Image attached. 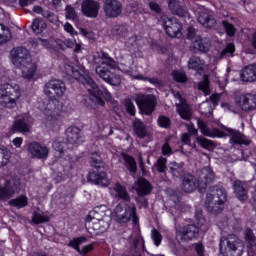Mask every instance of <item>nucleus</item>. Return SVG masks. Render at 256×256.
I'll use <instances>...</instances> for the list:
<instances>
[{
	"label": "nucleus",
	"instance_id": "22",
	"mask_svg": "<svg viewBox=\"0 0 256 256\" xmlns=\"http://www.w3.org/2000/svg\"><path fill=\"white\" fill-rule=\"evenodd\" d=\"M66 135L67 141L70 143V145H81V143L85 141V138L81 133V129H79L77 126L69 127L66 131Z\"/></svg>",
	"mask_w": 256,
	"mask_h": 256
},
{
	"label": "nucleus",
	"instance_id": "39",
	"mask_svg": "<svg viewBox=\"0 0 256 256\" xmlns=\"http://www.w3.org/2000/svg\"><path fill=\"white\" fill-rule=\"evenodd\" d=\"M169 173H171L173 177L179 178L183 177L185 169L181 166V164L177 162H171L169 164Z\"/></svg>",
	"mask_w": 256,
	"mask_h": 256
},
{
	"label": "nucleus",
	"instance_id": "12",
	"mask_svg": "<svg viewBox=\"0 0 256 256\" xmlns=\"http://www.w3.org/2000/svg\"><path fill=\"white\" fill-rule=\"evenodd\" d=\"M103 12L108 19H117L123 13V4L118 0H104Z\"/></svg>",
	"mask_w": 256,
	"mask_h": 256
},
{
	"label": "nucleus",
	"instance_id": "13",
	"mask_svg": "<svg viewBox=\"0 0 256 256\" xmlns=\"http://www.w3.org/2000/svg\"><path fill=\"white\" fill-rule=\"evenodd\" d=\"M136 103L139 109L143 111L145 115H151L155 111L157 100L151 94L139 95L136 99Z\"/></svg>",
	"mask_w": 256,
	"mask_h": 256
},
{
	"label": "nucleus",
	"instance_id": "38",
	"mask_svg": "<svg viewBox=\"0 0 256 256\" xmlns=\"http://www.w3.org/2000/svg\"><path fill=\"white\" fill-rule=\"evenodd\" d=\"M193 48L196 51H201V53H205L209 51V42L200 36H197L195 40H193Z\"/></svg>",
	"mask_w": 256,
	"mask_h": 256
},
{
	"label": "nucleus",
	"instance_id": "26",
	"mask_svg": "<svg viewBox=\"0 0 256 256\" xmlns=\"http://www.w3.org/2000/svg\"><path fill=\"white\" fill-rule=\"evenodd\" d=\"M111 195L116 199H121L122 201L128 202L131 201V196H129V192H127V188L121 185V183L117 182L111 189Z\"/></svg>",
	"mask_w": 256,
	"mask_h": 256
},
{
	"label": "nucleus",
	"instance_id": "56",
	"mask_svg": "<svg viewBox=\"0 0 256 256\" xmlns=\"http://www.w3.org/2000/svg\"><path fill=\"white\" fill-rule=\"evenodd\" d=\"M172 77L174 81H177V83H185L187 81V76H185V73L181 71L172 72Z\"/></svg>",
	"mask_w": 256,
	"mask_h": 256
},
{
	"label": "nucleus",
	"instance_id": "9",
	"mask_svg": "<svg viewBox=\"0 0 256 256\" xmlns=\"http://www.w3.org/2000/svg\"><path fill=\"white\" fill-rule=\"evenodd\" d=\"M244 244L235 234L223 236L220 240V251L224 256H241Z\"/></svg>",
	"mask_w": 256,
	"mask_h": 256
},
{
	"label": "nucleus",
	"instance_id": "17",
	"mask_svg": "<svg viewBox=\"0 0 256 256\" xmlns=\"http://www.w3.org/2000/svg\"><path fill=\"white\" fill-rule=\"evenodd\" d=\"M177 236L182 241H193L199 237V228L195 224H188L178 230Z\"/></svg>",
	"mask_w": 256,
	"mask_h": 256
},
{
	"label": "nucleus",
	"instance_id": "3",
	"mask_svg": "<svg viewBox=\"0 0 256 256\" xmlns=\"http://www.w3.org/2000/svg\"><path fill=\"white\" fill-rule=\"evenodd\" d=\"M11 55L13 64L21 68L22 77L31 79L35 75V71H37V66L31 61L29 50L24 47H18L12 50Z\"/></svg>",
	"mask_w": 256,
	"mask_h": 256
},
{
	"label": "nucleus",
	"instance_id": "24",
	"mask_svg": "<svg viewBox=\"0 0 256 256\" xmlns=\"http://www.w3.org/2000/svg\"><path fill=\"white\" fill-rule=\"evenodd\" d=\"M198 23L207 29H211L217 25V21L215 20V16L213 12L210 10H203L199 12L198 15Z\"/></svg>",
	"mask_w": 256,
	"mask_h": 256
},
{
	"label": "nucleus",
	"instance_id": "29",
	"mask_svg": "<svg viewBox=\"0 0 256 256\" xmlns=\"http://www.w3.org/2000/svg\"><path fill=\"white\" fill-rule=\"evenodd\" d=\"M225 131H227L231 137L230 143H233L234 145H249V140H247V137L241 132L232 128H226Z\"/></svg>",
	"mask_w": 256,
	"mask_h": 256
},
{
	"label": "nucleus",
	"instance_id": "52",
	"mask_svg": "<svg viewBox=\"0 0 256 256\" xmlns=\"http://www.w3.org/2000/svg\"><path fill=\"white\" fill-rule=\"evenodd\" d=\"M158 125L159 127H162L163 129H169L171 127V119L167 116H159L158 118Z\"/></svg>",
	"mask_w": 256,
	"mask_h": 256
},
{
	"label": "nucleus",
	"instance_id": "1",
	"mask_svg": "<svg viewBox=\"0 0 256 256\" xmlns=\"http://www.w3.org/2000/svg\"><path fill=\"white\" fill-rule=\"evenodd\" d=\"M65 69L67 75L85 85L89 95L93 97L92 101L95 103V107H93V109H97L98 105L100 107H105V101L101 97H105V99L111 101V93H109V90H107L105 86H101V88H99L97 83H95L89 75L85 74V71H79L69 64L65 65Z\"/></svg>",
	"mask_w": 256,
	"mask_h": 256
},
{
	"label": "nucleus",
	"instance_id": "58",
	"mask_svg": "<svg viewBox=\"0 0 256 256\" xmlns=\"http://www.w3.org/2000/svg\"><path fill=\"white\" fill-rule=\"evenodd\" d=\"M124 105L126 107L127 113H129V115H131L132 117H135V105L133 104L131 99H126Z\"/></svg>",
	"mask_w": 256,
	"mask_h": 256
},
{
	"label": "nucleus",
	"instance_id": "14",
	"mask_svg": "<svg viewBox=\"0 0 256 256\" xmlns=\"http://www.w3.org/2000/svg\"><path fill=\"white\" fill-rule=\"evenodd\" d=\"M109 218L103 220H86L85 227L90 235H101V233H105L107 229H109Z\"/></svg>",
	"mask_w": 256,
	"mask_h": 256
},
{
	"label": "nucleus",
	"instance_id": "33",
	"mask_svg": "<svg viewBox=\"0 0 256 256\" xmlns=\"http://www.w3.org/2000/svg\"><path fill=\"white\" fill-rule=\"evenodd\" d=\"M234 193L239 201H247V188H245V184L239 180L235 181L233 184Z\"/></svg>",
	"mask_w": 256,
	"mask_h": 256
},
{
	"label": "nucleus",
	"instance_id": "6",
	"mask_svg": "<svg viewBox=\"0 0 256 256\" xmlns=\"http://www.w3.org/2000/svg\"><path fill=\"white\" fill-rule=\"evenodd\" d=\"M21 98V88L17 84L0 85V105L6 109L17 107V101Z\"/></svg>",
	"mask_w": 256,
	"mask_h": 256
},
{
	"label": "nucleus",
	"instance_id": "49",
	"mask_svg": "<svg viewBox=\"0 0 256 256\" xmlns=\"http://www.w3.org/2000/svg\"><path fill=\"white\" fill-rule=\"evenodd\" d=\"M198 88L200 91H203L204 95H209V77L207 75H204L203 81L199 82Z\"/></svg>",
	"mask_w": 256,
	"mask_h": 256
},
{
	"label": "nucleus",
	"instance_id": "61",
	"mask_svg": "<svg viewBox=\"0 0 256 256\" xmlns=\"http://www.w3.org/2000/svg\"><path fill=\"white\" fill-rule=\"evenodd\" d=\"M126 47L131 48V47H137L139 45V40L137 39V36L133 35L127 39L125 42Z\"/></svg>",
	"mask_w": 256,
	"mask_h": 256
},
{
	"label": "nucleus",
	"instance_id": "55",
	"mask_svg": "<svg viewBox=\"0 0 256 256\" xmlns=\"http://www.w3.org/2000/svg\"><path fill=\"white\" fill-rule=\"evenodd\" d=\"M66 147L67 143L61 140H56L53 142V149H55V151H58V153H65Z\"/></svg>",
	"mask_w": 256,
	"mask_h": 256
},
{
	"label": "nucleus",
	"instance_id": "35",
	"mask_svg": "<svg viewBox=\"0 0 256 256\" xmlns=\"http://www.w3.org/2000/svg\"><path fill=\"white\" fill-rule=\"evenodd\" d=\"M188 69H194V71H203L205 69V60H201V58L197 56H192L188 60Z\"/></svg>",
	"mask_w": 256,
	"mask_h": 256
},
{
	"label": "nucleus",
	"instance_id": "40",
	"mask_svg": "<svg viewBox=\"0 0 256 256\" xmlns=\"http://www.w3.org/2000/svg\"><path fill=\"white\" fill-rule=\"evenodd\" d=\"M168 7L173 15H177L178 17H185V11L177 1L170 0L168 2Z\"/></svg>",
	"mask_w": 256,
	"mask_h": 256
},
{
	"label": "nucleus",
	"instance_id": "50",
	"mask_svg": "<svg viewBox=\"0 0 256 256\" xmlns=\"http://www.w3.org/2000/svg\"><path fill=\"white\" fill-rule=\"evenodd\" d=\"M155 167L159 173H165L167 169V158L160 157L155 163Z\"/></svg>",
	"mask_w": 256,
	"mask_h": 256
},
{
	"label": "nucleus",
	"instance_id": "62",
	"mask_svg": "<svg viewBox=\"0 0 256 256\" xmlns=\"http://www.w3.org/2000/svg\"><path fill=\"white\" fill-rule=\"evenodd\" d=\"M162 155H165L169 157V155H173V148H171V145L169 143H164L161 147Z\"/></svg>",
	"mask_w": 256,
	"mask_h": 256
},
{
	"label": "nucleus",
	"instance_id": "53",
	"mask_svg": "<svg viewBox=\"0 0 256 256\" xmlns=\"http://www.w3.org/2000/svg\"><path fill=\"white\" fill-rule=\"evenodd\" d=\"M222 25L229 37L235 36V33L237 30L235 29V26H233V24H231L227 21H222Z\"/></svg>",
	"mask_w": 256,
	"mask_h": 256
},
{
	"label": "nucleus",
	"instance_id": "30",
	"mask_svg": "<svg viewBox=\"0 0 256 256\" xmlns=\"http://www.w3.org/2000/svg\"><path fill=\"white\" fill-rule=\"evenodd\" d=\"M140 241H142V247L143 249H145V241L141 239L140 235L136 234L131 236L130 248L128 250V253L130 256H142L141 251L139 250V247H138Z\"/></svg>",
	"mask_w": 256,
	"mask_h": 256
},
{
	"label": "nucleus",
	"instance_id": "43",
	"mask_svg": "<svg viewBox=\"0 0 256 256\" xmlns=\"http://www.w3.org/2000/svg\"><path fill=\"white\" fill-rule=\"evenodd\" d=\"M177 112L179 113L180 117L189 121L191 119V108L187 104L177 105Z\"/></svg>",
	"mask_w": 256,
	"mask_h": 256
},
{
	"label": "nucleus",
	"instance_id": "36",
	"mask_svg": "<svg viewBox=\"0 0 256 256\" xmlns=\"http://www.w3.org/2000/svg\"><path fill=\"white\" fill-rule=\"evenodd\" d=\"M111 35L118 39H125L129 35V30L124 25H115L111 29Z\"/></svg>",
	"mask_w": 256,
	"mask_h": 256
},
{
	"label": "nucleus",
	"instance_id": "31",
	"mask_svg": "<svg viewBox=\"0 0 256 256\" xmlns=\"http://www.w3.org/2000/svg\"><path fill=\"white\" fill-rule=\"evenodd\" d=\"M241 80L245 83L256 81V64L246 66L241 72Z\"/></svg>",
	"mask_w": 256,
	"mask_h": 256
},
{
	"label": "nucleus",
	"instance_id": "21",
	"mask_svg": "<svg viewBox=\"0 0 256 256\" xmlns=\"http://www.w3.org/2000/svg\"><path fill=\"white\" fill-rule=\"evenodd\" d=\"M111 222V216L107 215V206H96L86 217V221H105Z\"/></svg>",
	"mask_w": 256,
	"mask_h": 256
},
{
	"label": "nucleus",
	"instance_id": "27",
	"mask_svg": "<svg viewBox=\"0 0 256 256\" xmlns=\"http://www.w3.org/2000/svg\"><path fill=\"white\" fill-rule=\"evenodd\" d=\"M11 133H31V124L25 118L14 121L10 128Z\"/></svg>",
	"mask_w": 256,
	"mask_h": 256
},
{
	"label": "nucleus",
	"instance_id": "32",
	"mask_svg": "<svg viewBox=\"0 0 256 256\" xmlns=\"http://www.w3.org/2000/svg\"><path fill=\"white\" fill-rule=\"evenodd\" d=\"M132 129L134 131V135H137L139 139H145V137H147V127L140 119H135L133 121Z\"/></svg>",
	"mask_w": 256,
	"mask_h": 256
},
{
	"label": "nucleus",
	"instance_id": "44",
	"mask_svg": "<svg viewBox=\"0 0 256 256\" xmlns=\"http://www.w3.org/2000/svg\"><path fill=\"white\" fill-rule=\"evenodd\" d=\"M31 27L33 32L39 35L42 31L47 29V24L41 19H34Z\"/></svg>",
	"mask_w": 256,
	"mask_h": 256
},
{
	"label": "nucleus",
	"instance_id": "60",
	"mask_svg": "<svg viewBox=\"0 0 256 256\" xmlns=\"http://www.w3.org/2000/svg\"><path fill=\"white\" fill-rule=\"evenodd\" d=\"M235 53V45L230 43L226 46V48L222 51L221 57H225V55H229L230 57Z\"/></svg>",
	"mask_w": 256,
	"mask_h": 256
},
{
	"label": "nucleus",
	"instance_id": "42",
	"mask_svg": "<svg viewBox=\"0 0 256 256\" xmlns=\"http://www.w3.org/2000/svg\"><path fill=\"white\" fill-rule=\"evenodd\" d=\"M28 203L29 200L27 199V196H20L10 200L9 205H11V207H16L17 209H23V207H27Z\"/></svg>",
	"mask_w": 256,
	"mask_h": 256
},
{
	"label": "nucleus",
	"instance_id": "34",
	"mask_svg": "<svg viewBox=\"0 0 256 256\" xmlns=\"http://www.w3.org/2000/svg\"><path fill=\"white\" fill-rule=\"evenodd\" d=\"M198 127L201 133L205 135V137H223V132L217 129H213V130L209 129V127H207V124H205L203 120L198 121Z\"/></svg>",
	"mask_w": 256,
	"mask_h": 256
},
{
	"label": "nucleus",
	"instance_id": "23",
	"mask_svg": "<svg viewBox=\"0 0 256 256\" xmlns=\"http://www.w3.org/2000/svg\"><path fill=\"white\" fill-rule=\"evenodd\" d=\"M181 189L184 193H193L195 189H199V180L191 174H185L182 178Z\"/></svg>",
	"mask_w": 256,
	"mask_h": 256
},
{
	"label": "nucleus",
	"instance_id": "37",
	"mask_svg": "<svg viewBox=\"0 0 256 256\" xmlns=\"http://www.w3.org/2000/svg\"><path fill=\"white\" fill-rule=\"evenodd\" d=\"M122 159L124 161L125 167L128 169V171H130V173H137V162L135 161V158L123 153Z\"/></svg>",
	"mask_w": 256,
	"mask_h": 256
},
{
	"label": "nucleus",
	"instance_id": "2",
	"mask_svg": "<svg viewBox=\"0 0 256 256\" xmlns=\"http://www.w3.org/2000/svg\"><path fill=\"white\" fill-rule=\"evenodd\" d=\"M94 63L95 65H98L95 71L100 79H103L105 83H108L109 85H112L114 87H118V85H121V76L109 70L116 69L117 62L113 58H111V56H109L107 52H97L94 55Z\"/></svg>",
	"mask_w": 256,
	"mask_h": 256
},
{
	"label": "nucleus",
	"instance_id": "10",
	"mask_svg": "<svg viewBox=\"0 0 256 256\" xmlns=\"http://www.w3.org/2000/svg\"><path fill=\"white\" fill-rule=\"evenodd\" d=\"M23 189L19 178H0V201H8Z\"/></svg>",
	"mask_w": 256,
	"mask_h": 256
},
{
	"label": "nucleus",
	"instance_id": "28",
	"mask_svg": "<svg viewBox=\"0 0 256 256\" xmlns=\"http://www.w3.org/2000/svg\"><path fill=\"white\" fill-rule=\"evenodd\" d=\"M88 181L94 183V185H101L102 187L109 185V179H107V173L105 172H90L88 174Z\"/></svg>",
	"mask_w": 256,
	"mask_h": 256
},
{
	"label": "nucleus",
	"instance_id": "18",
	"mask_svg": "<svg viewBox=\"0 0 256 256\" xmlns=\"http://www.w3.org/2000/svg\"><path fill=\"white\" fill-rule=\"evenodd\" d=\"M28 151L33 159H47L49 157V148L41 145L39 142H30L28 144Z\"/></svg>",
	"mask_w": 256,
	"mask_h": 256
},
{
	"label": "nucleus",
	"instance_id": "5",
	"mask_svg": "<svg viewBox=\"0 0 256 256\" xmlns=\"http://www.w3.org/2000/svg\"><path fill=\"white\" fill-rule=\"evenodd\" d=\"M112 217L114 221L120 225H127L131 219L134 225L139 223V218H137V207H135V204L133 203H119L113 210Z\"/></svg>",
	"mask_w": 256,
	"mask_h": 256
},
{
	"label": "nucleus",
	"instance_id": "4",
	"mask_svg": "<svg viewBox=\"0 0 256 256\" xmlns=\"http://www.w3.org/2000/svg\"><path fill=\"white\" fill-rule=\"evenodd\" d=\"M227 202V192L223 188L213 186L206 195L205 206L212 215H219L225 209Z\"/></svg>",
	"mask_w": 256,
	"mask_h": 256
},
{
	"label": "nucleus",
	"instance_id": "47",
	"mask_svg": "<svg viewBox=\"0 0 256 256\" xmlns=\"http://www.w3.org/2000/svg\"><path fill=\"white\" fill-rule=\"evenodd\" d=\"M196 143L198 145H200V147H202L203 149H212V147H214L215 143H213V141L206 139L202 136H198L196 138Z\"/></svg>",
	"mask_w": 256,
	"mask_h": 256
},
{
	"label": "nucleus",
	"instance_id": "20",
	"mask_svg": "<svg viewBox=\"0 0 256 256\" xmlns=\"http://www.w3.org/2000/svg\"><path fill=\"white\" fill-rule=\"evenodd\" d=\"M83 243H87V237L81 236L71 240L69 242V247H72V249H75V251L80 253V255H87V253H91V251H93V244H88L80 248L79 246L83 245Z\"/></svg>",
	"mask_w": 256,
	"mask_h": 256
},
{
	"label": "nucleus",
	"instance_id": "54",
	"mask_svg": "<svg viewBox=\"0 0 256 256\" xmlns=\"http://www.w3.org/2000/svg\"><path fill=\"white\" fill-rule=\"evenodd\" d=\"M90 163L92 167H95L96 169L101 167V156L97 152L92 153Z\"/></svg>",
	"mask_w": 256,
	"mask_h": 256
},
{
	"label": "nucleus",
	"instance_id": "41",
	"mask_svg": "<svg viewBox=\"0 0 256 256\" xmlns=\"http://www.w3.org/2000/svg\"><path fill=\"white\" fill-rule=\"evenodd\" d=\"M9 41H11V30H9V27L0 24V45H5Z\"/></svg>",
	"mask_w": 256,
	"mask_h": 256
},
{
	"label": "nucleus",
	"instance_id": "11",
	"mask_svg": "<svg viewBox=\"0 0 256 256\" xmlns=\"http://www.w3.org/2000/svg\"><path fill=\"white\" fill-rule=\"evenodd\" d=\"M65 91H67L65 82L57 79L50 80L44 86V93L50 99H55V97H63V95H65Z\"/></svg>",
	"mask_w": 256,
	"mask_h": 256
},
{
	"label": "nucleus",
	"instance_id": "15",
	"mask_svg": "<svg viewBox=\"0 0 256 256\" xmlns=\"http://www.w3.org/2000/svg\"><path fill=\"white\" fill-rule=\"evenodd\" d=\"M161 21L164 30L167 33V35H169V37H177V35L181 34V29H183V26H181V23H179L177 18H169L163 16L161 18Z\"/></svg>",
	"mask_w": 256,
	"mask_h": 256
},
{
	"label": "nucleus",
	"instance_id": "57",
	"mask_svg": "<svg viewBox=\"0 0 256 256\" xmlns=\"http://www.w3.org/2000/svg\"><path fill=\"white\" fill-rule=\"evenodd\" d=\"M212 111L213 108H211V102H203L200 105V113H202V115H209Z\"/></svg>",
	"mask_w": 256,
	"mask_h": 256
},
{
	"label": "nucleus",
	"instance_id": "8",
	"mask_svg": "<svg viewBox=\"0 0 256 256\" xmlns=\"http://www.w3.org/2000/svg\"><path fill=\"white\" fill-rule=\"evenodd\" d=\"M229 111L232 113H251L256 110V94L242 93L236 95L234 98V104H227Z\"/></svg>",
	"mask_w": 256,
	"mask_h": 256
},
{
	"label": "nucleus",
	"instance_id": "64",
	"mask_svg": "<svg viewBox=\"0 0 256 256\" xmlns=\"http://www.w3.org/2000/svg\"><path fill=\"white\" fill-rule=\"evenodd\" d=\"M64 31L72 36L77 35V31H75V28H73V25H71L69 22L64 24Z\"/></svg>",
	"mask_w": 256,
	"mask_h": 256
},
{
	"label": "nucleus",
	"instance_id": "45",
	"mask_svg": "<svg viewBox=\"0 0 256 256\" xmlns=\"http://www.w3.org/2000/svg\"><path fill=\"white\" fill-rule=\"evenodd\" d=\"M65 17L70 21H79V15L75 11V8L71 5L65 7Z\"/></svg>",
	"mask_w": 256,
	"mask_h": 256
},
{
	"label": "nucleus",
	"instance_id": "16",
	"mask_svg": "<svg viewBox=\"0 0 256 256\" xmlns=\"http://www.w3.org/2000/svg\"><path fill=\"white\" fill-rule=\"evenodd\" d=\"M213 181H215V172H213V169L209 166L202 168L198 176L199 191L201 192L203 189H207V186L211 185Z\"/></svg>",
	"mask_w": 256,
	"mask_h": 256
},
{
	"label": "nucleus",
	"instance_id": "25",
	"mask_svg": "<svg viewBox=\"0 0 256 256\" xmlns=\"http://www.w3.org/2000/svg\"><path fill=\"white\" fill-rule=\"evenodd\" d=\"M133 189L138 195L145 197V195H149V193H151L152 187L149 181L145 178H140L134 183Z\"/></svg>",
	"mask_w": 256,
	"mask_h": 256
},
{
	"label": "nucleus",
	"instance_id": "48",
	"mask_svg": "<svg viewBox=\"0 0 256 256\" xmlns=\"http://www.w3.org/2000/svg\"><path fill=\"white\" fill-rule=\"evenodd\" d=\"M11 159V152L9 150L0 148V167H5Z\"/></svg>",
	"mask_w": 256,
	"mask_h": 256
},
{
	"label": "nucleus",
	"instance_id": "7",
	"mask_svg": "<svg viewBox=\"0 0 256 256\" xmlns=\"http://www.w3.org/2000/svg\"><path fill=\"white\" fill-rule=\"evenodd\" d=\"M45 115V125L49 129H55L59 127L61 123V117H63V103L59 100H51L43 110Z\"/></svg>",
	"mask_w": 256,
	"mask_h": 256
},
{
	"label": "nucleus",
	"instance_id": "59",
	"mask_svg": "<svg viewBox=\"0 0 256 256\" xmlns=\"http://www.w3.org/2000/svg\"><path fill=\"white\" fill-rule=\"evenodd\" d=\"M42 16L48 19L50 23H57L59 21V19L57 18V15H55V13L53 12H49V11L42 12Z\"/></svg>",
	"mask_w": 256,
	"mask_h": 256
},
{
	"label": "nucleus",
	"instance_id": "46",
	"mask_svg": "<svg viewBox=\"0 0 256 256\" xmlns=\"http://www.w3.org/2000/svg\"><path fill=\"white\" fill-rule=\"evenodd\" d=\"M32 221L35 225H40L41 223H48L49 216L41 213V212H34L32 216Z\"/></svg>",
	"mask_w": 256,
	"mask_h": 256
},
{
	"label": "nucleus",
	"instance_id": "63",
	"mask_svg": "<svg viewBox=\"0 0 256 256\" xmlns=\"http://www.w3.org/2000/svg\"><path fill=\"white\" fill-rule=\"evenodd\" d=\"M152 239L156 247H159V245H161V233H159V231H157L156 229L152 231Z\"/></svg>",
	"mask_w": 256,
	"mask_h": 256
},
{
	"label": "nucleus",
	"instance_id": "51",
	"mask_svg": "<svg viewBox=\"0 0 256 256\" xmlns=\"http://www.w3.org/2000/svg\"><path fill=\"white\" fill-rule=\"evenodd\" d=\"M245 239H246L247 243H249V245H251V247L256 246V237H255V234H253V230H251V229L246 230Z\"/></svg>",
	"mask_w": 256,
	"mask_h": 256
},
{
	"label": "nucleus",
	"instance_id": "19",
	"mask_svg": "<svg viewBox=\"0 0 256 256\" xmlns=\"http://www.w3.org/2000/svg\"><path fill=\"white\" fill-rule=\"evenodd\" d=\"M100 6L95 0H83L81 4V10L85 17L95 19L99 15Z\"/></svg>",
	"mask_w": 256,
	"mask_h": 256
}]
</instances>
